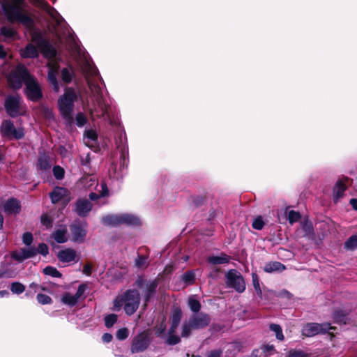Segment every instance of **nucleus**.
Listing matches in <instances>:
<instances>
[{
	"instance_id": "72a5a7b5",
	"label": "nucleus",
	"mask_w": 357,
	"mask_h": 357,
	"mask_svg": "<svg viewBox=\"0 0 357 357\" xmlns=\"http://www.w3.org/2000/svg\"><path fill=\"white\" fill-rule=\"evenodd\" d=\"M181 279L186 284H191L195 281V274L192 271H187L182 275Z\"/></svg>"
},
{
	"instance_id": "774afa93",
	"label": "nucleus",
	"mask_w": 357,
	"mask_h": 357,
	"mask_svg": "<svg viewBox=\"0 0 357 357\" xmlns=\"http://www.w3.org/2000/svg\"><path fill=\"white\" fill-rule=\"evenodd\" d=\"M208 357H220V352L219 351H211Z\"/></svg>"
},
{
	"instance_id": "5fc2aeb1",
	"label": "nucleus",
	"mask_w": 357,
	"mask_h": 357,
	"mask_svg": "<svg viewBox=\"0 0 357 357\" xmlns=\"http://www.w3.org/2000/svg\"><path fill=\"white\" fill-rule=\"evenodd\" d=\"M23 250L26 255L25 257H26L27 259L31 258L37 254L36 249L33 247L24 248Z\"/></svg>"
},
{
	"instance_id": "8fccbe9b",
	"label": "nucleus",
	"mask_w": 357,
	"mask_h": 357,
	"mask_svg": "<svg viewBox=\"0 0 357 357\" xmlns=\"http://www.w3.org/2000/svg\"><path fill=\"white\" fill-rule=\"evenodd\" d=\"M64 169L60 166H55L53 168V174L56 179H61L64 176Z\"/></svg>"
},
{
	"instance_id": "69168bd1",
	"label": "nucleus",
	"mask_w": 357,
	"mask_h": 357,
	"mask_svg": "<svg viewBox=\"0 0 357 357\" xmlns=\"http://www.w3.org/2000/svg\"><path fill=\"white\" fill-rule=\"evenodd\" d=\"M15 273L14 272H10V273H8V272H1L0 273V277H6V278H13L15 276Z\"/></svg>"
},
{
	"instance_id": "a211bd4d",
	"label": "nucleus",
	"mask_w": 357,
	"mask_h": 357,
	"mask_svg": "<svg viewBox=\"0 0 357 357\" xmlns=\"http://www.w3.org/2000/svg\"><path fill=\"white\" fill-rule=\"evenodd\" d=\"M50 196L52 202L54 204L61 202L66 204L70 199L68 190L62 187H56L50 194Z\"/></svg>"
},
{
	"instance_id": "7ed1b4c3",
	"label": "nucleus",
	"mask_w": 357,
	"mask_h": 357,
	"mask_svg": "<svg viewBox=\"0 0 357 357\" xmlns=\"http://www.w3.org/2000/svg\"><path fill=\"white\" fill-rule=\"evenodd\" d=\"M140 303V296L138 290L128 289L123 294L119 295L114 301L113 310H120L123 307L128 315L133 314L138 309Z\"/></svg>"
},
{
	"instance_id": "79ce46f5",
	"label": "nucleus",
	"mask_w": 357,
	"mask_h": 357,
	"mask_svg": "<svg viewBox=\"0 0 357 357\" xmlns=\"http://www.w3.org/2000/svg\"><path fill=\"white\" fill-rule=\"evenodd\" d=\"M188 305L190 310L194 312H198L201 307L199 301L195 299L193 297L189 298Z\"/></svg>"
},
{
	"instance_id": "f3484780",
	"label": "nucleus",
	"mask_w": 357,
	"mask_h": 357,
	"mask_svg": "<svg viewBox=\"0 0 357 357\" xmlns=\"http://www.w3.org/2000/svg\"><path fill=\"white\" fill-rule=\"evenodd\" d=\"M84 144L89 148L96 151L99 147L98 134L92 128L85 130L83 137Z\"/></svg>"
},
{
	"instance_id": "c03bdc74",
	"label": "nucleus",
	"mask_w": 357,
	"mask_h": 357,
	"mask_svg": "<svg viewBox=\"0 0 357 357\" xmlns=\"http://www.w3.org/2000/svg\"><path fill=\"white\" fill-rule=\"evenodd\" d=\"M36 298L38 302L42 305L50 304L52 302V298L49 296L43 294H38Z\"/></svg>"
},
{
	"instance_id": "f704fd0d",
	"label": "nucleus",
	"mask_w": 357,
	"mask_h": 357,
	"mask_svg": "<svg viewBox=\"0 0 357 357\" xmlns=\"http://www.w3.org/2000/svg\"><path fill=\"white\" fill-rule=\"evenodd\" d=\"M347 250H353L357 248V236H351L344 243Z\"/></svg>"
},
{
	"instance_id": "bb28decb",
	"label": "nucleus",
	"mask_w": 357,
	"mask_h": 357,
	"mask_svg": "<svg viewBox=\"0 0 357 357\" xmlns=\"http://www.w3.org/2000/svg\"><path fill=\"white\" fill-rule=\"evenodd\" d=\"M52 238L58 243H63L67 241V229L66 227H61L58 228L52 235Z\"/></svg>"
},
{
	"instance_id": "09e8293b",
	"label": "nucleus",
	"mask_w": 357,
	"mask_h": 357,
	"mask_svg": "<svg viewBox=\"0 0 357 357\" xmlns=\"http://www.w3.org/2000/svg\"><path fill=\"white\" fill-rule=\"evenodd\" d=\"M129 331L127 328H123L117 331L116 336L119 340H123L128 336Z\"/></svg>"
},
{
	"instance_id": "58836bf2",
	"label": "nucleus",
	"mask_w": 357,
	"mask_h": 357,
	"mask_svg": "<svg viewBox=\"0 0 357 357\" xmlns=\"http://www.w3.org/2000/svg\"><path fill=\"white\" fill-rule=\"evenodd\" d=\"M76 125L78 127H83L88 121L86 116L82 113L79 112L75 117Z\"/></svg>"
},
{
	"instance_id": "a19ab883",
	"label": "nucleus",
	"mask_w": 357,
	"mask_h": 357,
	"mask_svg": "<svg viewBox=\"0 0 357 357\" xmlns=\"http://www.w3.org/2000/svg\"><path fill=\"white\" fill-rule=\"evenodd\" d=\"M1 34L8 39L14 38L16 31L13 28L3 26L1 28Z\"/></svg>"
},
{
	"instance_id": "a18cd8bd",
	"label": "nucleus",
	"mask_w": 357,
	"mask_h": 357,
	"mask_svg": "<svg viewBox=\"0 0 357 357\" xmlns=\"http://www.w3.org/2000/svg\"><path fill=\"white\" fill-rule=\"evenodd\" d=\"M148 265L147 258L144 256H138L135 259V266L137 268H143Z\"/></svg>"
},
{
	"instance_id": "6ab92c4d",
	"label": "nucleus",
	"mask_w": 357,
	"mask_h": 357,
	"mask_svg": "<svg viewBox=\"0 0 357 357\" xmlns=\"http://www.w3.org/2000/svg\"><path fill=\"white\" fill-rule=\"evenodd\" d=\"M73 240L77 243H82L86 236V223L74 224L71 227Z\"/></svg>"
},
{
	"instance_id": "c756f323",
	"label": "nucleus",
	"mask_w": 357,
	"mask_h": 357,
	"mask_svg": "<svg viewBox=\"0 0 357 357\" xmlns=\"http://www.w3.org/2000/svg\"><path fill=\"white\" fill-rule=\"evenodd\" d=\"M14 128L13 123L10 121H4L1 125V133L3 135L10 137Z\"/></svg>"
},
{
	"instance_id": "39448f33",
	"label": "nucleus",
	"mask_w": 357,
	"mask_h": 357,
	"mask_svg": "<svg viewBox=\"0 0 357 357\" xmlns=\"http://www.w3.org/2000/svg\"><path fill=\"white\" fill-rule=\"evenodd\" d=\"M82 183L86 188L91 189L95 188L96 192H91L89 197L91 200H95L99 197L107 196L109 194L108 188L105 183L98 185L97 180L94 176L90 175L84 177Z\"/></svg>"
},
{
	"instance_id": "680f3d73",
	"label": "nucleus",
	"mask_w": 357,
	"mask_h": 357,
	"mask_svg": "<svg viewBox=\"0 0 357 357\" xmlns=\"http://www.w3.org/2000/svg\"><path fill=\"white\" fill-rule=\"evenodd\" d=\"M102 340L105 343H109L112 341V335L109 333H105L103 334V335L102 336Z\"/></svg>"
},
{
	"instance_id": "dca6fc26",
	"label": "nucleus",
	"mask_w": 357,
	"mask_h": 357,
	"mask_svg": "<svg viewBox=\"0 0 357 357\" xmlns=\"http://www.w3.org/2000/svg\"><path fill=\"white\" fill-rule=\"evenodd\" d=\"M149 344V339L146 333H142L137 335L132 342L131 347L132 353L142 352L144 351Z\"/></svg>"
},
{
	"instance_id": "f257e3e1",
	"label": "nucleus",
	"mask_w": 357,
	"mask_h": 357,
	"mask_svg": "<svg viewBox=\"0 0 357 357\" xmlns=\"http://www.w3.org/2000/svg\"><path fill=\"white\" fill-rule=\"evenodd\" d=\"M46 10L55 24L49 27L50 31L56 36L59 43L65 45L66 48L71 50L75 54H78L82 59L81 68L85 75L93 98L92 102L85 106V109L89 112L91 119L94 121L96 119L102 118L112 126L117 125V117L104 98L103 89L98 82V80L102 82L98 69L87 60L75 36L57 11L49 6H46Z\"/></svg>"
},
{
	"instance_id": "cd10ccee",
	"label": "nucleus",
	"mask_w": 357,
	"mask_h": 357,
	"mask_svg": "<svg viewBox=\"0 0 357 357\" xmlns=\"http://www.w3.org/2000/svg\"><path fill=\"white\" fill-rule=\"evenodd\" d=\"M285 269V266L280 262L271 261L265 264L264 270L266 273L281 272Z\"/></svg>"
},
{
	"instance_id": "13d9d810",
	"label": "nucleus",
	"mask_w": 357,
	"mask_h": 357,
	"mask_svg": "<svg viewBox=\"0 0 357 357\" xmlns=\"http://www.w3.org/2000/svg\"><path fill=\"white\" fill-rule=\"evenodd\" d=\"M24 135V130L22 128H15L10 137H13L15 139H20L23 137Z\"/></svg>"
},
{
	"instance_id": "3c124183",
	"label": "nucleus",
	"mask_w": 357,
	"mask_h": 357,
	"mask_svg": "<svg viewBox=\"0 0 357 357\" xmlns=\"http://www.w3.org/2000/svg\"><path fill=\"white\" fill-rule=\"evenodd\" d=\"M264 225V222L261 216L256 218L252 222V227L257 230H261Z\"/></svg>"
},
{
	"instance_id": "9d476101",
	"label": "nucleus",
	"mask_w": 357,
	"mask_h": 357,
	"mask_svg": "<svg viewBox=\"0 0 357 357\" xmlns=\"http://www.w3.org/2000/svg\"><path fill=\"white\" fill-rule=\"evenodd\" d=\"M333 327L329 323H309L303 326L302 334L306 337H312L319 333L328 332Z\"/></svg>"
},
{
	"instance_id": "a878e982",
	"label": "nucleus",
	"mask_w": 357,
	"mask_h": 357,
	"mask_svg": "<svg viewBox=\"0 0 357 357\" xmlns=\"http://www.w3.org/2000/svg\"><path fill=\"white\" fill-rule=\"evenodd\" d=\"M121 213L109 214L102 218V223L107 226H119L121 225Z\"/></svg>"
},
{
	"instance_id": "864d4df0",
	"label": "nucleus",
	"mask_w": 357,
	"mask_h": 357,
	"mask_svg": "<svg viewBox=\"0 0 357 357\" xmlns=\"http://www.w3.org/2000/svg\"><path fill=\"white\" fill-rule=\"evenodd\" d=\"M261 349L262 352L265 354L266 356H268L272 354L275 351L273 346L269 345V344L263 345L261 347Z\"/></svg>"
},
{
	"instance_id": "2f4dec72",
	"label": "nucleus",
	"mask_w": 357,
	"mask_h": 357,
	"mask_svg": "<svg viewBox=\"0 0 357 357\" xmlns=\"http://www.w3.org/2000/svg\"><path fill=\"white\" fill-rule=\"evenodd\" d=\"M333 319L336 323L345 324L348 321V317L344 311L337 310L333 314Z\"/></svg>"
},
{
	"instance_id": "f8f14e48",
	"label": "nucleus",
	"mask_w": 357,
	"mask_h": 357,
	"mask_svg": "<svg viewBox=\"0 0 357 357\" xmlns=\"http://www.w3.org/2000/svg\"><path fill=\"white\" fill-rule=\"evenodd\" d=\"M135 284L142 289V295L144 296V305L146 306L148 302L152 298L155 292L158 287V282L156 280L147 282L144 286V281L142 278H139L135 282Z\"/></svg>"
},
{
	"instance_id": "6e6552de",
	"label": "nucleus",
	"mask_w": 357,
	"mask_h": 357,
	"mask_svg": "<svg viewBox=\"0 0 357 357\" xmlns=\"http://www.w3.org/2000/svg\"><path fill=\"white\" fill-rule=\"evenodd\" d=\"M6 112L12 117L22 115L26 112L22 98L18 95L8 96L5 101Z\"/></svg>"
},
{
	"instance_id": "ea45409f",
	"label": "nucleus",
	"mask_w": 357,
	"mask_h": 357,
	"mask_svg": "<svg viewBox=\"0 0 357 357\" xmlns=\"http://www.w3.org/2000/svg\"><path fill=\"white\" fill-rule=\"evenodd\" d=\"M43 273L45 275L52 276L54 278H60L61 274L57 271L56 268L52 266H47L43 269Z\"/></svg>"
},
{
	"instance_id": "aec40b11",
	"label": "nucleus",
	"mask_w": 357,
	"mask_h": 357,
	"mask_svg": "<svg viewBox=\"0 0 357 357\" xmlns=\"http://www.w3.org/2000/svg\"><path fill=\"white\" fill-rule=\"evenodd\" d=\"M116 145L117 149L121 151V160H123L124 163L128 155V147L125 131L121 132L116 139Z\"/></svg>"
},
{
	"instance_id": "c9c22d12",
	"label": "nucleus",
	"mask_w": 357,
	"mask_h": 357,
	"mask_svg": "<svg viewBox=\"0 0 357 357\" xmlns=\"http://www.w3.org/2000/svg\"><path fill=\"white\" fill-rule=\"evenodd\" d=\"M269 328L271 331H273L275 333V336L278 340L281 341L284 340V335L280 326L272 324L270 325Z\"/></svg>"
},
{
	"instance_id": "b1692460",
	"label": "nucleus",
	"mask_w": 357,
	"mask_h": 357,
	"mask_svg": "<svg viewBox=\"0 0 357 357\" xmlns=\"http://www.w3.org/2000/svg\"><path fill=\"white\" fill-rule=\"evenodd\" d=\"M4 211L8 214H15L20 211V204L15 199H8L4 205Z\"/></svg>"
},
{
	"instance_id": "0eeeda50",
	"label": "nucleus",
	"mask_w": 357,
	"mask_h": 357,
	"mask_svg": "<svg viewBox=\"0 0 357 357\" xmlns=\"http://www.w3.org/2000/svg\"><path fill=\"white\" fill-rule=\"evenodd\" d=\"M210 321L209 317L203 313L193 315L188 323L183 326L181 335L188 337L193 329H199L208 324Z\"/></svg>"
},
{
	"instance_id": "052dcab7",
	"label": "nucleus",
	"mask_w": 357,
	"mask_h": 357,
	"mask_svg": "<svg viewBox=\"0 0 357 357\" xmlns=\"http://www.w3.org/2000/svg\"><path fill=\"white\" fill-rule=\"evenodd\" d=\"M91 158H90V153H88L85 155L81 156V163L83 165H88L90 163Z\"/></svg>"
},
{
	"instance_id": "e2e57ef3",
	"label": "nucleus",
	"mask_w": 357,
	"mask_h": 357,
	"mask_svg": "<svg viewBox=\"0 0 357 357\" xmlns=\"http://www.w3.org/2000/svg\"><path fill=\"white\" fill-rule=\"evenodd\" d=\"M8 52L5 47L0 45V59H6L7 56Z\"/></svg>"
},
{
	"instance_id": "473e14b6",
	"label": "nucleus",
	"mask_w": 357,
	"mask_h": 357,
	"mask_svg": "<svg viewBox=\"0 0 357 357\" xmlns=\"http://www.w3.org/2000/svg\"><path fill=\"white\" fill-rule=\"evenodd\" d=\"M73 75V70L71 68H64L61 70V77L66 83H69L72 81Z\"/></svg>"
},
{
	"instance_id": "49530a36",
	"label": "nucleus",
	"mask_w": 357,
	"mask_h": 357,
	"mask_svg": "<svg viewBox=\"0 0 357 357\" xmlns=\"http://www.w3.org/2000/svg\"><path fill=\"white\" fill-rule=\"evenodd\" d=\"M117 321V315L111 314L105 317V326L108 328L112 327Z\"/></svg>"
},
{
	"instance_id": "37998d69",
	"label": "nucleus",
	"mask_w": 357,
	"mask_h": 357,
	"mask_svg": "<svg viewBox=\"0 0 357 357\" xmlns=\"http://www.w3.org/2000/svg\"><path fill=\"white\" fill-rule=\"evenodd\" d=\"M252 279L253 286H254V288H255L257 294H258L259 296L261 297L262 292H261V290L260 288L259 282L257 275L256 273H252Z\"/></svg>"
},
{
	"instance_id": "de8ad7c7",
	"label": "nucleus",
	"mask_w": 357,
	"mask_h": 357,
	"mask_svg": "<svg viewBox=\"0 0 357 357\" xmlns=\"http://www.w3.org/2000/svg\"><path fill=\"white\" fill-rule=\"evenodd\" d=\"M25 253L23 249L19 251H15L12 253V257L19 261H22L27 258L25 257Z\"/></svg>"
},
{
	"instance_id": "2eb2a0df",
	"label": "nucleus",
	"mask_w": 357,
	"mask_h": 357,
	"mask_svg": "<svg viewBox=\"0 0 357 357\" xmlns=\"http://www.w3.org/2000/svg\"><path fill=\"white\" fill-rule=\"evenodd\" d=\"M350 179L347 177L339 179L333 190V199L334 202H338L340 199H342L345 193L346 190L347 189L349 182Z\"/></svg>"
},
{
	"instance_id": "f03ea898",
	"label": "nucleus",
	"mask_w": 357,
	"mask_h": 357,
	"mask_svg": "<svg viewBox=\"0 0 357 357\" xmlns=\"http://www.w3.org/2000/svg\"><path fill=\"white\" fill-rule=\"evenodd\" d=\"M0 3L8 21L20 22L30 29L31 41L37 45L43 55L50 60L47 64L48 80L54 91L58 93L60 84L57 81L59 66L56 62V43L52 44L41 30L33 27V20L26 13L24 0H0Z\"/></svg>"
},
{
	"instance_id": "9b49d317",
	"label": "nucleus",
	"mask_w": 357,
	"mask_h": 357,
	"mask_svg": "<svg viewBox=\"0 0 357 357\" xmlns=\"http://www.w3.org/2000/svg\"><path fill=\"white\" fill-rule=\"evenodd\" d=\"M182 316V312L180 309H176L173 312L171 317V328L169 331V337L167 340L169 344H176L180 342V337L174 335L176 328L178 327Z\"/></svg>"
},
{
	"instance_id": "4be33fe9",
	"label": "nucleus",
	"mask_w": 357,
	"mask_h": 357,
	"mask_svg": "<svg viewBox=\"0 0 357 357\" xmlns=\"http://www.w3.org/2000/svg\"><path fill=\"white\" fill-rule=\"evenodd\" d=\"M91 208L92 204L87 199H82L76 203L75 211L79 216H86Z\"/></svg>"
},
{
	"instance_id": "412c9836",
	"label": "nucleus",
	"mask_w": 357,
	"mask_h": 357,
	"mask_svg": "<svg viewBox=\"0 0 357 357\" xmlns=\"http://www.w3.org/2000/svg\"><path fill=\"white\" fill-rule=\"evenodd\" d=\"M57 257L61 262L70 263L74 261L77 258L76 251L71 248L61 250L57 254Z\"/></svg>"
},
{
	"instance_id": "ddd939ff",
	"label": "nucleus",
	"mask_w": 357,
	"mask_h": 357,
	"mask_svg": "<svg viewBox=\"0 0 357 357\" xmlns=\"http://www.w3.org/2000/svg\"><path fill=\"white\" fill-rule=\"evenodd\" d=\"M87 286L82 284L79 286L75 294H72L69 292L64 293L61 298V302L70 307L75 305L80 298L84 295Z\"/></svg>"
},
{
	"instance_id": "bf43d9fd",
	"label": "nucleus",
	"mask_w": 357,
	"mask_h": 357,
	"mask_svg": "<svg viewBox=\"0 0 357 357\" xmlns=\"http://www.w3.org/2000/svg\"><path fill=\"white\" fill-rule=\"evenodd\" d=\"M41 222L45 227H50L52 226V220L50 216L45 214L42 215Z\"/></svg>"
},
{
	"instance_id": "393cba45",
	"label": "nucleus",
	"mask_w": 357,
	"mask_h": 357,
	"mask_svg": "<svg viewBox=\"0 0 357 357\" xmlns=\"http://www.w3.org/2000/svg\"><path fill=\"white\" fill-rule=\"evenodd\" d=\"M121 225H140V220L136 215L131 213H121Z\"/></svg>"
},
{
	"instance_id": "423d86ee",
	"label": "nucleus",
	"mask_w": 357,
	"mask_h": 357,
	"mask_svg": "<svg viewBox=\"0 0 357 357\" xmlns=\"http://www.w3.org/2000/svg\"><path fill=\"white\" fill-rule=\"evenodd\" d=\"M31 77L27 69L24 65H18L8 76V82L11 88L18 89L22 84H26V79Z\"/></svg>"
},
{
	"instance_id": "7c9ffc66",
	"label": "nucleus",
	"mask_w": 357,
	"mask_h": 357,
	"mask_svg": "<svg viewBox=\"0 0 357 357\" xmlns=\"http://www.w3.org/2000/svg\"><path fill=\"white\" fill-rule=\"evenodd\" d=\"M37 167L38 169H40L41 170H45V169H47L48 168H50V160H49V158L47 155H45V154L40 155V156L38 158V163H37Z\"/></svg>"
},
{
	"instance_id": "5701e85b",
	"label": "nucleus",
	"mask_w": 357,
	"mask_h": 357,
	"mask_svg": "<svg viewBox=\"0 0 357 357\" xmlns=\"http://www.w3.org/2000/svg\"><path fill=\"white\" fill-rule=\"evenodd\" d=\"M20 54L24 58H37L39 55L38 48L31 43L28 44L20 50Z\"/></svg>"
},
{
	"instance_id": "603ef678",
	"label": "nucleus",
	"mask_w": 357,
	"mask_h": 357,
	"mask_svg": "<svg viewBox=\"0 0 357 357\" xmlns=\"http://www.w3.org/2000/svg\"><path fill=\"white\" fill-rule=\"evenodd\" d=\"M302 228L305 231L306 235H307V236L312 235L313 228H312V224L310 222L305 221V222H303Z\"/></svg>"
},
{
	"instance_id": "4468645a",
	"label": "nucleus",
	"mask_w": 357,
	"mask_h": 357,
	"mask_svg": "<svg viewBox=\"0 0 357 357\" xmlns=\"http://www.w3.org/2000/svg\"><path fill=\"white\" fill-rule=\"evenodd\" d=\"M26 89L25 93L29 99L31 100H37L42 96V92L38 84L31 76L28 79H26Z\"/></svg>"
},
{
	"instance_id": "338daca9",
	"label": "nucleus",
	"mask_w": 357,
	"mask_h": 357,
	"mask_svg": "<svg viewBox=\"0 0 357 357\" xmlns=\"http://www.w3.org/2000/svg\"><path fill=\"white\" fill-rule=\"evenodd\" d=\"M349 203L352 206L353 208L357 211V199H351Z\"/></svg>"
},
{
	"instance_id": "1a4fd4ad",
	"label": "nucleus",
	"mask_w": 357,
	"mask_h": 357,
	"mask_svg": "<svg viewBox=\"0 0 357 357\" xmlns=\"http://www.w3.org/2000/svg\"><path fill=\"white\" fill-rule=\"evenodd\" d=\"M226 284L229 287L235 289L238 292L245 289V284L241 275L236 270L229 271L225 275Z\"/></svg>"
},
{
	"instance_id": "4d7b16f0",
	"label": "nucleus",
	"mask_w": 357,
	"mask_h": 357,
	"mask_svg": "<svg viewBox=\"0 0 357 357\" xmlns=\"http://www.w3.org/2000/svg\"><path fill=\"white\" fill-rule=\"evenodd\" d=\"M23 243L26 245H30L33 241V236L30 232H26L22 236Z\"/></svg>"
},
{
	"instance_id": "0e129e2a",
	"label": "nucleus",
	"mask_w": 357,
	"mask_h": 357,
	"mask_svg": "<svg viewBox=\"0 0 357 357\" xmlns=\"http://www.w3.org/2000/svg\"><path fill=\"white\" fill-rule=\"evenodd\" d=\"M92 267L90 264H86L83 267V273L87 275H89L91 273Z\"/></svg>"
},
{
	"instance_id": "20e7f679",
	"label": "nucleus",
	"mask_w": 357,
	"mask_h": 357,
	"mask_svg": "<svg viewBox=\"0 0 357 357\" xmlns=\"http://www.w3.org/2000/svg\"><path fill=\"white\" fill-rule=\"evenodd\" d=\"M81 98L80 91L73 87H67L64 93L58 100V107L63 118L70 122L73 119L72 113L74 109V103Z\"/></svg>"
},
{
	"instance_id": "6e6d98bb",
	"label": "nucleus",
	"mask_w": 357,
	"mask_h": 357,
	"mask_svg": "<svg viewBox=\"0 0 357 357\" xmlns=\"http://www.w3.org/2000/svg\"><path fill=\"white\" fill-rule=\"evenodd\" d=\"M37 253H40L43 256H46L48 254V247L45 243H40L38 245V248H36Z\"/></svg>"
},
{
	"instance_id": "4c0bfd02",
	"label": "nucleus",
	"mask_w": 357,
	"mask_h": 357,
	"mask_svg": "<svg viewBox=\"0 0 357 357\" xmlns=\"http://www.w3.org/2000/svg\"><path fill=\"white\" fill-rule=\"evenodd\" d=\"M10 290L13 294H20L25 290V287L20 282H15L11 284Z\"/></svg>"
},
{
	"instance_id": "e433bc0d",
	"label": "nucleus",
	"mask_w": 357,
	"mask_h": 357,
	"mask_svg": "<svg viewBox=\"0 0 357 357\" xmlns=\"http://www.w3.org/2000/svg\"><path fill=\"white\" fill-rule=\"evenodd\" d=\"M301 218V215L298 212L291 210L287 213V219L291 225L298 222Z\"/></svg>"
},
{
	"instance_id": "c85d7f7f",
	"label": "nucleus",
	"mask_w": 357,
	"mask_h": 357,
	"mask_svg": "<svg viewBox=\"0 0 357 357\" xmlns=\"http://www.w3.org/2000/svg\"><path fill=\"white\" fill-rule=\"evenodd\" d=\"M231 257L225 254H221L219 256H211L208 258V261L212 264H224L229 262Z\"/></svg>"
}]
</instances>
